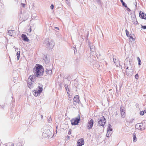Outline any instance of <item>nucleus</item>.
Segmentation results:
<instances>
[{"label":"nucleus","instance_id":"1","mask_svg":"<svg viewBox=\"0 0 146 146\" xmlns=\"http://www.w3.org/2000/svg\"><path fill=\"white\" fill-rule=\"evenodd\" d=\"M33 71L36 77H40L43 75L44 72V68L41 65L36 64L33 68Z\"/></svg>","mask_w":146,"mask_h":146},{"label":"nucleus","instance_id":"2","mask_svg":"<svg viewBox=\"0 0 146 146\" xmlns=\"http://www.w3.org/2000/svg\"><path fill=\"white\" fill-rule=\"evenodd\" d=\"M42 90V88L41 87L39 86L36 90H33V94L35 96H37L40 94Z\"/></svg>","mask_w":146,"mask_h":146},{"label":"nucleus","instance_id":"3","mask_svg":"<svg viewBox=\"0 0 146 146\" xmlns=\"http://www.w3.org/2000/svg\"><path fill=\"white\" fill-rule=\"evenodd\" d=\"M34 76H35L34 75H31L27 80L28 86L30 89L32 88L33 84L32 82H34Z\"/></svg>","mask_w":146,"mask_h":146},{"label":"nucleus","instance_id":"4","mask_svg":"<svg viewBox=\"0 0 146 146\" xmlns=\"http://www.w3.org/2000/svg\"><path fill=\"white\" fill-rule=\"evenodd\" d=\"M80 120V118L79 116L77 118H73L71 120V123L72 125H76L78 124L79 121Z\"/></svg>","mask_w":146,"mask_h":146},{"label":"nucleus","instance_id":"5","mask_svg":"<svg viewBox=\"0 0 146 146\" xmlns=\"http://www.w3.org/2000/svg\"><path fill=\"white\" fill-rule=\"evenodd\" d=\"M106 120L105 119L104 116H102L101 117L100 120L98 121V123L100 126H104L106 122Z\"/></svg>","mask_w":146,"mask_h":146},{"label":"nucleus","instance_id":"6","mask_svg":"<svg viewBox=\"0 0 146 146\" xmlns=\"http://www.w3.org/2000/svg\"><path fill=\"white\" fill-rule=\"evenodd\" d=\"M79 97L78 95H76L73 98V103L75 106H76L79 103L80 100Z\"/></svg>","mask_w":146,"mask_h":146},{"label":"nucleus","instance_id":"7","mask_svg":"<svg viewBox=\"0 0 146 146\" xmlns=\"http://www.w3.org/2000/svg\"><path fill=\"white\" fill-rule=\"evenodd\" d=\"M94 124V120L92 119H91L88 122L87 127L88 129H91L93 127Z\"/></svg>","mask_w":146,"mask_h":146},{"label":"nucleus","instance_id":"8","mask_svg":"<svg viewBox=\"0 0 146 146\" xmlns=\"http://www.w3.org/2000/svg\"><path fill=\"white\" fill-rule=\"evenodd\" d=\"M120 111L121 117L123 118H125L126 116L125 109L123 108H121Z\"/></svg>","mask_w":146,"mask_h":146},{"label":"nucleus","instance_id":"9","mask_svg":"<svg viewBox=\"0 0 146 146\" xmlns=\"http://www.w3.org/2000/svg\"><path fill=\"white\" fill-rule=\"evenodd\" d=\"M84 143L83 139L81 138L79 139L77 141V146H82Z\"/></svg>","mask_w":146,"mask_h":146},{"label":"nucleus","instance_id":"10","mask_svg":"<svg viewBox=\"0 0 146 146\" xmlns=\"http://www.w3.org/2000/svg\"><path fill=\"white\" fill-rule=\"evenodd\" d=\"M139 16L142 19L146 20V15L145 13L140 11L139 13Z\"/></svg>","mask_w":146,"mask_h":146},{"label":"nucleus","instance_id":"11","mask_svg":"<svg viewBox=\"0 0 146 146\" xmlns=\"http://www.w3.org/2000/svg\"><path fill=\"white\" fill-rule=\"evenodd\" d=\"M8 34L11 36H14L16 35L15 31L13 30H10L8 32Z\"/></svg>","mask_w":146,"mask_h":146},{"label":"nucleus","instance_id":"12","mask_svg":"<svg viewBox=\"0 0 146 146\" xmlns=\"http://www.w3.org/2000/svg\"><path fill=\"white\" fill-rule=\"evenodd\" d=\"M22 38H23V40L26 41H28L29 39H28L26 35L24 34H22L21 35Z\"/></svg>","mask_w":146,"mask_h":146},{"label":"nucleus","instance_id":"13","mask_svg":"<svg viewBox=\"0 0 146 146\" xmlns=\"http://www.w3.org/2000/svg\"><path fill=\"white\" fill-rule=\"evenodd\" d=\"M111 125L110 124H109L108 128L107 131H111L112 130V129L111 128Z\"/></svg>","mask_w":146,"mask_h":146},{"label":"nucleus","instance_id":"14","mask_svg":"<svg viewBox=\"0 0 146 146\" xmlns=\"http://www.w3.org/2000/svg\"><path fill=\"white\" fill-rule=\"evenodd\" d=\"M111 133L110 131H107V133L106 134V136L107 137H110L111 135Z\"/></svg>","mask_w":146,"mask_h":146},{"label":"nucleus","instance_id":"15","mask_svg":"<svg viewBox=\"0 0 146 146\" xmlns=\"http://www.w3.org/2000/svg\"><path fill=\"white\" fill-rule=\"evenodd\" d=\"M146 113V110H144V111H141L140 112V114L141 115H144V114L145 113Z\"/></svg>","mask_w":146,"mask_h":146},{"label":"nucleus","instance_id":"16","mask_svg":"<svg viewBox=\"0 0 146 146\" xmlns=\"http://www.w3.org/2000/svg\"><path fill=\"white\" fill-rule=\"evenodd\" d=\"M133 24H134L135 25H137L138 23V22L137 20V19L135 18H134L133 19Z\"/></svg>","mask_w":146,"mask_h":146},{"label":"nucleus","instance_id":"17","mask_svg":"<svg viewBox=\"0 0 146 146\" xmlns=\"http://www.w3.org/2000/svg\"><path fill=\"white\" fill-rule=\"evenodd\" d=\"M17 60H18L19 59L20 57V52L19 51H18L17 53Z\"/></svg>","mask_w":146,"mask_h":146},{"label":"nucleus","instance_id":"18","mask_svg":"<svg viewBox=\"0 0 146 146\" xmlns=\"http://www.w3.org/2000/svg\"><path fill=\"white\" fill-rule=\"evenodd\" d=\"M133 135V141L134 142H135L136 141V134L135 133H134Z\"/></svg>","mask_w":146,"mask_h":146},{"label":"nucleus","instance_id":"19","mask_svg":"<svg viewBox=\"0 0 146 146\" xmlns=\"http://www.w3.org/2000/svg\"><path fill=\"white\" fill-rule=\"evenodd\" d=\"M121 3L122 4V5L123 6L125 7H127V5L123 1V0H121Z\"/></svg>","mask_w":146,"mask_h":146},{"label":"nucleus","instance_id":"20","mask_svg":"<svg viewBox=\"0 0 146 146\" xmlns=\"http://www.w3.org/2000/svg\"><path fill=\"white\" fill-rule=\"evenodd\" d=\"M137 59L138 61V64L139 65H140L141 64V60L139 57H137Z\"/></svg>","mask_w":146,"mask_h":146},{"label":"nucleus","instance_id":"21","mask_svg":"<svg viewBox=\"0 0 146 146\" xmlns=\"http://www.w3.org/2000/svg\"><path fill=\"white\" fill-rule=\"evenodd\" d=\"M126 32V34L127 36L128 37H129V32L127 30H125Z\"/></svg>","mask_w":146,"mask_h":146},{"label":"nucleus","instance_id":"22","mask_svg":"<svg viewBox=\"0 0 146 146\" xmlns=\"http://www.w3.org/2000/svg\"><path fill=\"white\" fill-rule=\"evenodd\" d=\"M129 37L132 40L134 41L135 40V38H134L132 36H130Z\"/></svg>","mask_w":146,"mask_h":146},{"label":"nucleus","instance_id":"23","mask_svg":"<svg viewBox=\"0 0 146 146\" xmlns=\"http://www.w3.org/2000/svg\"><path fill=\"white\" fill-rule=\"evenodd\" d=\"M66 3L68 4V5H70V0H65Z\"/></svg>","mask_w":146,"mask_h":146},{"label":"nucleus","instance_id":"24","mask_svg":"<svg viewBox=\"0 0 146 146\" xmlns=\"http://www.w3.org/2000/svg\"><path fill=\"white\" fill-rule=\"evenodd\" d=\"M67 94H68V96L69 97L68 100H69L70 101H71V99H70L71 98V97H70V94L69 93H68V92H67Z\"/></svg>","mask_w":146,"mask_h":146},{"label":"nucleus","instance_id":"25","mask_svg":"<svg viewBox=\"0 0 146 146\" xmlns=\"http://www.w3.org/2000/svg\"><path fill=\"white\" fill-rule=\"evenodd\" d=\"M135 78L136 79H137L139 78V75L138 74H136L135 76Z\"/></svg>","mask_w":146,"mask_h":146},{"label":"nucleus","instance_id":"26","mask_svg":"<svg viewBox=\"0 0 146 146\" xmlns=\"http://www.w3.org/2000/svg\"><path fill=\"white\" fill-rule=\"evenodd\" d=\"M54 7V6L52 4L50 6V8L52 9H53Z\"/></svg>","mask_w":146,"mask_h":146},{"label":"nucleus","instance_id":"27","mask_svg":"<svg viewBox=\"0 0 146 146\" xmlns=\"http://www.w3.org/2000/svg\"><path fill=\"white\" fill-rule=\"evenodd\" d=\"M141 28L144 29H146V26H143L141 27Z\"/></svg>","mask_w":146,"mask_h":146},{"label":"nucleus","instance_id":"28","mask_svg":"<svg viewBox=\"0 0 146 146\" xmlns=\"http://www.w3.org/2000/svg\"><path fill=\"white\" fill-rule=\"evenodd\" d=\"M66 90L67 91V92H68V93L69 92V89L68 88H66Z\"/></svg>","mask_w":146,"mask_h":146},{"label":"nucleus","instance_id":"29","mask_svg":"<svg viewBox=\"0 0 146 146\" xmlns=\"http://www.w3.org/2000/svg\"><path fill=\"white\" fill-rule=\"evenodd\" d=\"M21 5L23 7H24L25 6V4L24 3H22Z\"/></svg>","mask_w":146,"mask_h":146},{"label":"nucleus","instance_id":"30","mask_svg":"<svg viewBox=\"0 0 146 146\" xmlns=\"http://www.w3.org/2000/svg\"><path fill=\"white\" fill-rule=\"evenodd\" d=\"M29 32H31V27H30L29 29Z\"/></svg>","mask_w":146,"mask_h":146},{"label":"nucleus","instance_id":"31","mask_svg":"<svg viewBox=\"0 0 146 146\" xmlns=\"http://www.w3.org/2000/svg\"><path fill=\"white\" fill-rule=\"evenodd\" d=\"M68 134L69 135H70L71 134V131H69V132L68 133Z\"/></svg>","mask_w":146,"mask_h":146},{"label":"nucleus","instance_id":"32","mask_svg":"<svg viewBox=\"0 0 146 146\" xmlns=\"http://www.w3.org/2000/svg\"><path fill=\"white\" fill-rule=\"evenodd\" d=\"M128 69V67H127L126 68V69Z\"/></svg>","mask_w":146,"mask_h":146},{"label":"nucleus","instance_id":"33","mask_svg":"<svg viewBox=\"0 0 146 146\" xmlns=\"http://www.w3.org/2000/svg\"><path fill=\"white\" fill-rule=\"evenodd\" d=\"M11 146H14L13 145H11Z\"/></svg>","mask_w":146,"mask_h":146}]
</instances>
